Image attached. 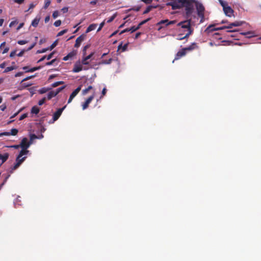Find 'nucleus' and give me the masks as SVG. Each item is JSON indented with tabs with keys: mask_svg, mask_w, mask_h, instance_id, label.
I'll return each mask as SVG.
<instances>
[{
	"mask_svg": "<svg viewBox=\"0 0 261 261\" xmlns=\"http://www.w3.org/2000/svg\"><path fill=\"white\" fill-rule=\"evenodd\" d=\"M77 54V51L76 50H73L71 52L69 53L67 55L68 56L69 58H71L75 56Z\"/></svg>",
	"mask_w": 261,
	"mask_h": 261,
	"instance_id": "473e14b6",
	"label": "nucleus"
},
{
	"mask_svg": "<svg viewBox=\"0 0 261 261\" xmlns=\"http://www.w3.org/2000/svg\"><path fill=\"white\" fill-rule=\"evenodd\" d=\"M140 7H134V8H133L132 9L127 10V12L130 11L132 10H133L134 11H136L138 12V11H139L140 10Z\"/></svg>",
	"mask_w": 261,
	"mask_h": 261,
	"instance_id": "3c124183",
	"label": "nucleus"
},
{
	"mask_svg": "<svg viewBox=\"0 0 261 261\" xmlns=\"http://www.w3.org/2000/svg\"><path fill=\"white\" fill-rule=\"evenodd\" d=\"M61 11L64 13H66L68 11V8L67 7H64L61 9Z\"/></svg>",
	"mask_w": 261,
	"mask_h": 261,
	"instance_id": "69168bd1",
	"label": "nucleus"
},
{
	"mask_svg": "<svg viewBox=\"0 0 261 261\" xmlns=\"http://www.w3.org/2000/svg\"><path fill=\"white\" fill-rule=\"evenodd\" d=\"M82 86H79L77 88H76L70 94L69 98L68 100V103H69L71 102L73 98L79 93V92L81 90Z\"/></svg>",
	"mask_w": 261,
	"mask_h": 261,
	"instance_id": "6e6552de",
	"label": "nucleus"
},
{
	"mask_svg": "<svg viewBox=\"0 0 261 261\" xmlns=\"http://www.w3.org/2000/svg\"><path fill=\"white\" fill-rule=\"evenodd\" d=\"M167 23H168V19L162 20L158 22L156 24V26H159L158 30L160 31L162 29L163 27L161 25L162 24H164L166 26V24Z\"/></svg>",
	"mask_w": 261,
	"mask_h": 261,
	"instance_id": "f3484780",
	"label": "nucleus"
},
{
	"mask_svg": "<svg viewBox=\"0 0 261 261\" xmlns=\"http://www.w3.org/2000/svg\"><path fill=\"white\" fill-rule=\"evenodd\" d=\"M187 19L186 20L178 23L177 25L180 27L182 29H187V32H189L191 30L192 34L193 32V29L191 28V25H194V22H192V17Z\"/></svg>",
	"mask_w": 261,
	"mask_h": 261,
	"instance_id": "f03ea898",
	"label": "nucleus"
},
{
	"mask_svg": "<svg viewBox=\"0 0 261 261\" xmlns=\"http://www.w3.org/2000/svg\"><path fill=\"white\" fill-rule=\"evenodd\" d=\"M22 110V109H20L18 112L14 114L12 116L10 117V119H12L16 117L21 111Z\"/></svg>",
	"mask_w": 261,
	"mask_h": 261,
	"instance_id": "6e6d98bb",
	"label": "nucleus"
},
{
	"mask_svg": "<svg viewBox=\"0 0 261 261\" xmlns=\"http://www.w3.org/2000/svg\"><path fill=\"white\" fill-rule=\"evenodd\" d=\"M24 0H14V2L18 4H21L24 2Z\"/></svg>",
	"mask_w": 261,
	"mask_h": 261,
	"instance_id": "680f3d73",
	"label": "nucleus"
},
{
	"mask_svg": "<svg viewBox=\"0 0 261 261\" xmlns=\"http://www.w3.org/2000/svg\"><path fill=\"white\" fill-rule=\"evenodd\" d=\"M63 84H64V82L63 81L56 82L51 85V87L55 88Z\"/></svg>",
	"mask_w": 261,
	"mask_h": 261,
	"instance_id": "72a5a7b5",
	"label": "nucleus"
},
{
	"mask_svg": "<svg viewBox=\"0 0 261 261\" xmlns=\"http://www.w3.org/2000/svg\"><path fill=\"white\" fill-rule=\"evenodd\" d=\"M97 27V24L93 23L90 24L87 29L86 33H88L93 30H94Z\"/></svg>",
	"mask_w": 261,
	"mask_h": 261,
	"instance_id": "aec40b11",
	"label": "nucleus"
},
{
	"mask_svg": "<svg viewBox=\"0 0 261 261\" xmlns=\"http://www.w3.org/2000/svg\"><path fill=\"white\" fill-rule=\"evenodd\" d=\"M65 88V86H63L57 89L56 90H52L48 92L47 95V99L48 100L51 99L53 97H55L58 93H59L62 90Z\"/></svg>",
	"mask_w": 261,
	"mask_h": 261,
	"instance_id": "7ed1b4c3",
	"label": "nucleus"
},
{
	"mask_svg": "<svg viewBox=\"0 0 261 261\" xmlns=\"http://www.w3.org/2000/svg\"><path fill=\"white\" fill-rule=\"evenodd\" d=\"M113 59L112 58L109 59V60H103L101 62V64H110L112 63Z\"/></svg>",
	"mask_w": 261,
	"mask_h": 261,
	"instance_id": "7c9ffc66",
	"label": "nucleus"
},
{
	"mask_svg": "<svg viewBox=\"0 0 261 261\" xmlns=\"http://www.w3.org/2000/svg\"><path fill=\"white\" fill-rule=\"evenodd\" d=\"M157 7L156 6H148L146 10L143 12V14H147L149 13L153 8H156Z\"/></svg>",
	"mask_w": 261,
	"mask_h": 261,
	"instance_id": "b1692460",
	"label": "nucleus"
},
{
	"mask_svg": "<svg viewBox=\"0 0 261 261\" xmlns=\"http://www.w3.org/2000/svg\"><path fill=\"white\" fill-rule=\"evenodd\" d=\"M186 54V50L185 48L181 49V50H179L177 54H176L174 60H178L181 57L185 56Z\"/></svg>",
	"mask_w": 261,
	"mask_h": 261,
	"instance_id": "ddd939ff",
	"label": "nucleus"
},
{
	"mask_svg": "<svg viewBox=\"0 0 261 261\" xmlns=\"http://www.w3.org/2000/svg\"><path fill=\"white\" fill-rule=\"evenodd\" d=\"M191 34H192V32L191 30L189 32H187L186 33V34L185 35V36H184V37H181V35L179 34V35H178V37L177 38V40H181L184 39L188 38L189 37V36L191 35Z\"/></svg>",
	"mask_w": 261,
	"mask_h": 261,
	"instance_id": "4be33fe9",
	"label": "nucleus"
},
{
	"mask_svg": "<svg viewBox=\"0 0 261 261\" xmlns=\"http://www.w3.org/2000/svg\"><path fill=\"white\" fill-rule=\"evenodd\" d=\"M18 23V21L17 20H15L14 21H12L10 22V24H9V27H13L14 25H15V24H17Z\"/></svg>",
	"mask_w": 261,
	"mask_h": 261,
	"instance_id": "13d9d810",
	"label": "nucleus"
},
{
	"mask_svg": "<svg viewBox=\"0 0 261 261\" xmlns=\"http://www.w3.org/2000/svg\"><path fill=\"white\" fill-rule=\"evenodd\" d=\"M54 54V51L51 53L50 54H49L47 56H46V58L47 60H50L51 58H52L53 55Z\"/></svg>",
	"mask_w": 261,
	"mask_h": 261,
	"instance_id": "4d7b16f0",
	"label": "nucleus"
},
{
	"mask_svg": "<svg viewBox=\"0 0 261 261\" xmlns=\"http://www.w3.org/2000/svg\"><path fill=\"white\" fill-rule=\"evenodd\" d=\"M10 136V132H6L2 133L0 134V136Z\"/></svg>",
	"mask_w": 261,
	"mask_h": 261,
	"instance_id": "e2e57ef3",
	"label": "nucleus"
},
{
	"mask_svg": "<svg viewBox=\"0 0 261 261\" xmlns=\"http://www.w3.org/2000/svg\"><path fill=\"white\" fill-rule=\"evenodd\" d=\"M197 47L196 44L195 43H192L190 46L185 48L186 50H192L195 49Z\"/></svg>",
	"mask_w": 261,
	"mask_h": 261,
	"instance_id": "cd10ccee",
	"label": "nucleus"
},
{
	"mask_svg": "<svg viewBox=\"0 0 261 261\" xmlns=\"http://www.w3.org/2000/svg\"><path fill=\"white\" fill-rule=\"evenodd\" d=\"M38 138L37 136L35 134H31L30 135V140L29 142H31L32 143L34 139Z\"/></svg>",
	"mask_w": 261,
	"mask_h": 261,
	"instance_id": "58836bf2",
	"label": "nucleus"
},
{
	"mask_svg": "<svg viewBox=\"0 0 261 261\" xmlns=\"http://www.w3.org/2000/svg\"><path fill=\"white\" fill-rule=\"evenodd\" d=\"M223 11L225 14L228 17H231L233 15V9L228 6H226L224 8V9H223Z\"/></svg>",
	"mask_w": 261,
	"mask_h": 261,
	"instance_id": "f8f14e48",
	"label": "nucleus"
},
{
	"mask_svg": "<svg viewBox=\"0 0 261 261\" xmlns=\"http://www.w3.org/2000/svg\"><path fill=\"white\" fill-rule=\"evenodd\" d=\"M16 50H14L11 52L10 57L12 58L16 55Z\"/></svg>",
	"mask_w": 261,
	"mask_h": 261,
	"instance_id": "338daca9",
	"label": "nucleus"
},
{
	"mask_svg": "<svg viewBox=\"0 0 261 261\" xmlns=\"http://www.w3.org/2000/svg\"><path fill=\"white\" fill-rule=\"evenodd\" d=\"M127 46L128 43H126L124 45H122V43L121 42L118 46L117 51L122 49V51H124L126 50Z\"/></svg>",
	"mask_w": 261,
	"mask_h": 261,
	"instance_id": "412c9836",
	"label": "nucleus"
},
{
	"mask_svg": "<svg viewBox=\"0 0 261 261\" xmlns=\"http://www.w3.org/2000/svg\"><path fill=\"white\" fill-rule=\"evenodd\" d=\"M65 107L66 106H64L62 108H60L54 113L53 117V122L57 121L59 118Z\"/></svg>",
	"mask_w": 261,
	"mask_h": 261,
	"instance_id": "0eeeda50",
	"label": "nucleus"
},
{
	"mask_svg": "<svg viewBox=\"0 0 261 261\" xmlns=\"http://www.w3.org/2000/svg\"><path fill=\"white\" fill-rule=\"evenodd\" d=\"M29 150L28 149L21 148V150L17 156H19V157H22L23 155L27 154Z\"/></svg>",
	"mask_w": 261,
	"mask_h": 261,
	"instance_id": "5701e85b",
	"label": "nucleus"
},
{
	"mask_svg": "<svg viewBox=\"0 0 261 261\" xmlns=\"http://www.w3.org/2000/svg\"><path fill=\"white\" fill-rule=\"evenodd\" d=\"M67 32V29L63 30L60 32H59L57 35V36H61L64 35L65 33H66Z\"/></svg>",
	"mask_w": 261,
	"mask_h": 261,
	"instance_id": "a19ab883",
	"label": "nucleus"
},
{
	"mask_svg": "<svg viewBox=\"0 0 261 261\" xmlns=\"http://www.w3.org/2000/svg\"><path fill=\"white\" fill-rule=\"evenodd\" d=\"M93 88L92 86H89L87 88L84 89L82 91V94L85 95L88 93L89 90H91Z\"/></svg>",
	"mask_w": 261,
	"mask_h": 261,
	"instance_id": "c85d7f7f",
	"label": "nucleus"
},
{
	"mask_svg": "<svg viewBox=\"0 0 261 261\" xmlns=\"http://www.w3.org/2000/svg\"><path fill=\"white\" fill-rule=\"evenodd\" d=\"M224 27L225 26L220 27V28H213L214 25H210L206 29L205 32H207V33H210V32H213L214 31L220 30L227 29V28H224Z\"/></svg>",
	"mask_w": 261,
	"mask_h": 261,
	"instance_id": "4468645a",
	"label": "nucleus"
},
{
	"mask_svg": "<svg viewBox=\"0 0 261 261\" xmlns=\"http://www.w3.org/2000/svg\"><path fill=\"white\" fill-rule=\"evenodd\" d=\"M94 55V53H91L88 56L84 57L82 60V64L83 65H88L89 64V62L88 61L89 59H90Z\"/></svg>",
	"mask_w": 261,
	"mask_h": 261,
	"instance_id": "dca6fc26",
	"label": "nucleus"
},
{
	"mask_svg": "<svg viewBox=\"0 0 261 261\" xmlns=\"http://www.w3.org/2000/svg\"><path fill=\"white\" fill-rule=\"evenodd\" d=\"M35 76V75H32V76H28L25 78H24V79H23L21 82V83H22L24 81H28L31 79H32L33 77H34Z\"/></svg>",
	"mask_w": 261,
	"mask_h": 261,
	"instance_id": "8fccbe9b",
	"label": "nucleus"
},
{
	"mask_svg": "<svg viewBox=\"0 0 261 261\" xmlns=\"http://www.w3.org/2000/svg\"><path fill=\"white\" fill-rule=\"evenodd\" d=\"M40 18H35L32 22V25L34 27H37L38 25Z\"/></svg>",
	"mask_w": 261,
	"mask_h": 261,
	"instance_id": "a878e982",
	"label": "nucleus"
},
{
	"mask_svg": "<svg viewBox=\"0 0 261 261\" xmlns=\"http://www.w3.org/2000/svg\"><path fill=\"white\" fill-rule=\"evenodd\" d=\"M89 46H90L89 45H86V46H84L83 50L84 55H86V50L89 47Z\"/></svg>",
	"mask_w": 261,
	"mask_h": 261,
	"instance_id": "5fc2aeb1",
	"label": "nucleus"
},
{
	"mask_svg": "<svg viewBox=\"0 0 261 261\" xmlns=\"http://www.w3.org/2000/svg\"><path fill=\"white\" fill-rule=\"evenodd\" d=\"M240 34L245 36L247 38H250L254 36V33L253 32L249 31L247 32L241 33Z\"/></svg>",
	"mask_w": 261,
	"mask_h": 261,
	"instance_id": "6ab92c4d",
	"label": "nucleus"
},
{
	"mask_svg": "<svg viewBox=\"0 0 261 261\" xmlns=\"http://www.w3.org/2000/svg\"><path fill=\"white\" fill-rule=\"evenodd\" d=\"M105 24V20H104L103 21H102L101 23H100L99 27L98 29H97V32L100 31L101 30V29L103 27Z\"/></svg>",
	"mask_w": 261,
	"mask_h": 261,
	"instance_id": "37998d69",
	"label": "nucleus"
},
{
	"mask_svg": "<svg viewBox=\"0 0 261 261\" xmlns=\"http://www.w3.org/2000/svg\"><path fill=\"white\" fill-rule=\"evenodd\" d=\"M31 144L32 142H29L27 138H23L20 143V147L24 149H28Z\"/></svg>",
	"mask_w": 261,
	"mask_h": 261,
	"instance_id": "423d86ee",
	"label": "nucleus"
},
{
	"mask_svg": "<svg viewBox=\"0 0 261 261\" xmlns=\"http://www.w3.org/2000/svg\"><path fill=\"white\" fill-rule=\"evenodd\" d=\"M18 132V130L16 128H12L11 129L10 135L12 136H16Z\"/></svg>",
	"mask_w": 261,
	"mask_h": 261,
	"instance_id": "2f4dec72",
	"label": "nucleus"
},
{
	"mask_svg": "<svg viewBox=\"0 0 261 261\" xmlns=\"http://www.w3.org/2000/svg\"><path fill=\"white\" fill-rule=\"evenodd\" d=\"M45 100H46V98L45 97H44L42 99H40L39 102H38V105L39 106H41L44 103V102H45Z\"/></svg>",
	"mask_w": 261,
	"mask_h": 261,
	"instance_id": "de8ad7c7",
	"label": "nucleus"
},
{
	"mask_svg": "<svg viewBox=\"0 0 261 261\" xmlns=\"http://www.w3.org/2000/svg\"><path fill=\"white\" fill-rule=\"evenodd\" d=\"M50 4V0H45V4H44V9H47L48 8V7L49 6Z\"/></svg>",
	"mask_w": 261,
	"mask_h": 261,
	"instance_id": "ea45409f",
	"label": "nucleus"
},
{
	"mask_svg": "<svg viewBox=\"0 0 261 261\" xmlns=\"http://www.w3.org/2000/svg\"><path fill=\"white\" fill-rule=\"evenodd\" d=\"M9 158V154L8 153H5L4 154H2L0 153V160H2V164L5 162Z\"/></svg>",
	"mask_w": 261,
	"mask_h": 261,
	"instance_id": "a211bd4d",
	"label": "nucleus"
},
{
	"mask_svg": "<svg viewBox=\"0 0 261 261\" xmlns=\"http://www.w3.org/2000/svg\"><path fill=\"white\" fill-rule=\"evenodd\" d=\"M50 89H51V88L43 87L39 90V92L40 94H43V93H45L47 92V91H49Z\"/></svg>",
	"mask_w": 261,
	"mask_h": 261,
	"instance_id": "bb28decb",
	"label": "nucleus"
},
{
	"mask_svg": "<svg viewBox=\"0 0 261 261\" xmlns=\"http://www.w3.org/2000/svg\"><path fill=\"white\" fill-rule=\"evenodd\" d=\"M61 24V21L60 20H56L55 22L54 25L56 27H59Z\"/></svg>",
	"mask_w": 261,
	"mask_h": 261,
	"instance_id": "49530a36",
	"label": "nucleus"
},
{
	"mask_svg": "<svg viewBox=\"0 0 261 261\" xmlns=\"http://www.w3.org/2000/svg\"><path fill=\"white\" fill-rule=\"evenodd\" d=\"M18 44L20 45H24L28 43V41L26 40H18L17 42Z\"/></svg>",
	"mask_w": 261,
	"mask_h": 261,
	"instance_id": "603ef678",
	"label": "nucleus"
},
{
	"mask_svg": "<svg viewBox=\"0 0 261 261\" xmlns=\"http://www.w3.org/2000/svg\"><path fill=\"white\" fill-rule=\"evenodd\" d=\"M6 109V105H1L0 106V110L2 111H4Z\"/></svg>",
	"mask_w": 261,
	"mask_h": 261,
	"instance_id": "774afa93",
	"label": "nucleus"
},
{
	"mask_svg": "<svg viewBox=\"0 0 261 261\" xmlns=\"http://www.w3.org/2000/svg\"><path fill=\"white\" fill-rule=\"evenodd\" d=\"M94 98V95L93 94L92 95H91L90 97H89L82 104V109L83 110H86L89 107V104L91 103L92 100Z\"/></svg>",
	"mask_w": 261,
	"mask_h": 261,
	"instance_id": "1a4fd4ad",
	"label": "nucleus"
},
{
	"mask_svg": "<svg viewBox=\"0 0 261 261\" xmlns=\"http://www.w3.org/2000/svg\"><path fill=\"white\" fill-rule=\"evenodd\" d=\"M26 156L24 157H19L17 156L16 159V163L14 165V166L11 168L12 171L16 170L18 167L23 162V161L25 160Z\"/></svg>",
	"mask_w": 261,
	"mask_h": 261,
	"instance_id": "20e7f679",
	"label": "nucleus"
},
{
	"mask_svg": "<svg viewBox=\"0 0 261 261\" xmlns=\"http://www.w3.org/2000/svg\"><path fill=\"white\" fill-rule=\"evenodd\" d=\"M141 1L143 2L146 4H149L152 3V0H141Z\"/></svg>",
	"mask_w": 261,
	"mask_h": 261,
	"instance_id": "0e129e2a",
	"label": "nucleus"
},
{
	"mask_svg": "<svg viewBox=\"0 0 261 261\" xmlns=\"http://www.w3.org/2000/svg\"><path fill=\"white\" fill-rule=\"evenodd\" d=\"M242 21H235L234 22L229 23L227 26H225L224 28H227V29H231L233 27H239L242 25Z\"/></svg>",
	"mask_w": 261,
	"mask_h": 261,
	"instance_id": "2eb2a0df",
	"label": "nucleus"
},
{
	"mask_svg": "<svg viewBox=\"0 0 261 261\" xmlns=\"http://www.w3.org/2000/svg\"><path fill=\"white\" fill-rule=\"evenodd\" d=\"M49 50L48 49V48H43L41 50H38L37 51V54H41V53H44L45 52H46L47 50Z\"/></svg>",
	"mask_w": 261,
	"mask_h": 261,
	"instance_id": "a18cd8bd",
	"label": "nucleus"
},
{
	"mask_svg": "<svg viewBox=\"0 0 261 261\" xmlns=\"http://www.w3.org/2000/svg\"><path fill=\"white\" fill-rule=\"evenodd\" d=\"M106 92H107V89L106 88H104L102 90V92H101V97L103 96L104 95H105V94H106Z\"/></svg>",
	"mask_w": 261,
	"mask_h": 261,
	"instance_id": "bf43d9fd",
	"label": "nucleus"
},
{
	"mask_svg": "<svg viewBox=\"0 0 261 261\" xmlns=\"http://www.w3.org/2000/svg\"><path fill=\"white\" fill-rule=\"evenodd\" d=\"M59 15V13L58 11H55L53 13V17L55 19Z\"/></svg>",
	"mask_w": 261,
	"mask_h": 261,
	"instance_id": "c03bdc74",
	"label": "nucleus"
},
{
	"mask_svg": "<svg viewBox=\"0 0 261 261\" xmlns=\"http://www.w3.org/2000/svg\"><path fill=\"white\" fill-rule=\"evenodd\" d=\"M16 69V66H10V67H7L5 70L4 71V73H6V72H8L9 71H12L14 69Z\"/></svg>",
	"mask_w": 261,
	"mask_h": 261,
	"instance_id": "c756f323",
	"label": "nucleus"
},
{
	"mask_svg": "<svg viewBox=\"0 0 261 261\" xmlns=\"http://www.w3.org/2000/svg\"><path fill=\"white\" fill-rule=\"evenodd\" d=\"M176 22V20H169L168 19V23L166 24V26H168L169 25L173 24L175 23Z\"/></svg>",
	"mask_w": 261,
	"mask_h": 261,
	"instance_id": "09e8293b",
	"label": "nucleus"
},
{
	"mask_svg": "<svg viewBox=\"0 0 261 261\" xmlns=\"http://www.w3.org/2000/svg\"><path fill=\"white\" fill-rule=\"evenodd\" d=\"M39 111V108L37 106H34L31 109V113L32 114H38Z\"/></svg>",
	"mask_w": 261,
	"mask_h": 261,
	"instance_id": "393cba45",
	"label": "nucleus"
},
{
	"mask_svg": "<svg viewBox=\"0 0 261 261\" xmlns=\"http://www.w3.org/2000/svg\"><path fill=\"white\" fill-rule=\"evenodd\" d=\"M167 5L171 6L173 10L185 8L184 16L186 18L192 16L196 18V16L193 15L195 7L197 15L200 18V23H202L204 20L205 8L201 3L196 0H174L167 3Z\"/></svg>",
	"mask_w": 261,
	"mask_h": 261,
	"instance_id": "f257e3e1",
	"label": "nucleus"
},
{
	"mask_svg": "<svg viewBox=\"0 0 261 261\" xmlns=\"http://www.w3.org/2000/svg\"><path fill=\"white\" fill-rule=\"evenodd\" d=\"M56 61V59H53L51 61H50V62H48L47 63H45V65L46 66H50V65H53L55 62Z\"/></svg>",
	"mask_w": 261,
	"mask_h": 261,
	"instance_id": "79ce46f5",
	"label": "nucleus"
},
{
	"mask_svg": "<svg viewBox=\"0 0 261 261\" xmlns=\"http://www.w3.org/2000/svg\"><path fill=\"white\" fill-rule=\"evenodd\" d=\"M219 2L220 4V5L223 7V9H224L225 7L228 6L227 3L226 2H224L222 0H219Z\"/></svg>",
	"mask_w": 261,
	"mask_h": 261,
	"instance_id": "e433bc0d",
	"label": "nucleus"
},
{
	"mask_svg": "<svg viewBox=\"0 0 261 261\" xmlns=\"http://www.w3.org/2000/svg\"><path fill=\"white\" fill-rule=\"evenodd\" d=\"M151 19V18H148L147 19H145L143 21H142L141 22H140L138 26L136 27V26H133L132 27V32H135L136 31H137L138 30H139L140 27L143 25L144 24L146 23V22H147L148 21H149Z\"/></svg>",
	"mask_w": 261,
	"mask_h": 261,
	"instance_id": "9d476101",
	"label": "nucleus"
},
{
	"mask_svg": "<svg viewBox=\"0 0 261 261\" xmlns=\"http://www.w3.org/2000/svg\"><path fill=\"white\" fill-rule=\"evenodd\" d=\"M130 32L131 33L134 32H132V27L130 28H127V29L123 30L120 33V35L122 34L125 32Z\"/></svg>",
	"mask_w": 261,
	"mask_h": 261,
	"instance_id": "4c0bfd02",
	"label": "nucleus"
},
{
	"mask_svg": "<svg viewBox=\"0 0 261 261\" xmlns=\"http://www.w3.org/2000/svg\"><path fill=\"white\" fill-rule=\"evenodd\" d=\"M82 61H78L76 62L73 66L72 71L75 73L79 72L83 70V65Z\"/></svg>",
	"mask_w": 261,
	"mask_h": 261,
	"instance_id": "39448f33",
	"label": "nucleus"
},
{
	"mask_svg": "<svg viewBox=\"0 0 261 261\" xmlns=\"http://www.w3.org/2000/svg\"><path fill=\"white\" fill-rule=\"evenodd\" d=\"M85 35H81L78 37L75 40L74 47L78 48L81 45V43L85 40Z\"/></svg>",
	"mask_w": 261,
	"mask_h": 261,
	"instance_id": "9b49d317",
	"label": "nucleus"
},
{
	"mask_svg": "<svg viewBox=\"0 0 261 261\" xmlns=\"http://www.w3.org/2000/svg\"><path fill=\"white\" fill-rule=\"evenodd\" d=\"M116 16H117L116 13L113 14L111 17H110L108 19V20H107V22L110 23L112 21H113V20L116 18Z\"/></svg>",
	"mask_w": 261,
	"mask_h": 261,
	"instance_id": "f704fd0d",
	"label": "nucleus"
},
{
	"mask_svg": "<svg viewBox=\"0 0 261 261\" xmlns=\"http://www.w3.org/2000/svg\"><path fill=\"white\" fill-rule=\"evenodd\" d=\"M25 52V50H22L20 52H19L17 56L18 57H21L23 55L24 53Z\"/></svg>",
	"mask_w": 261,
	"mask_h": 261,
	"instance_id": "052dcab7",
	"label": "nucleus"
},
{
	"mask_svg": "<svg viewBox=\"0 0 261 261\" xmlns=\"http://www.w3.org/2000/svg\"><path fill=\"white\" fill-rule=\"evenodd\" d=\"M28 117V114L27 113H24L23 114H22L19 118V120H22L23 119H24V118H27Z\"/></svg>",
	"mask_w": 261,
	"mask_h": 261,
	"instance_id": "864d4df0",
	"label": "nucleus"
},
{
	"mask_svg": "<svg viewBox=\"0 0 261 261\" xmlns=\"http://www.w3.org/2000/svg\"><path fill=\"white\" fill-rule=\"evenodd\" d=\"M58 44V40H56L54 41L52 44L49 47H48L49 50H52L53 48H54Z\"/></svg>",
	"mask_w": 261,
	"mask_h": 261,
	"instance_id": "c9c22d12",
	"label": "nucleus"
}]
</instances>
